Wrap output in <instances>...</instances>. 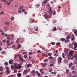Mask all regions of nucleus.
<instances>
[{
    "instance_id": "a211bd4d",
    "label": "nucleus",
    "mask_w": 77,
    "mask_h": 77,
    "mask_svg": "<svg viewBox=\"0 0 77 77\" xmlns=\"http://www.w3.org/2000/svg\"><path fill=\"white\" fill-rule=\"evenodd\" d=\"M29 34H32L33 32H32V31L31 30H29Z\"/></svg>"
},
{
    "instance_id": "8fccbe9b",
    "label": "nucleus",
    "mask_w": 77,
    "mask_h": 77,
    "mask_svg": "<svg viewBox=\"0 0 77 77\" xmlns=\"http://www.w3.org/2000/svg\"><path fill=\"white\" fill-rule=\"evenodd\" d=\"M52 71V69H51L49 70V72H51Z\"/></svg>"
},
{
    "instance_id": "393cba45",
    "label": "nucleus",
    "mask_w": 77,
    "mask_h": 77,
    "mask_svg": "<svg viewBox=\"0 0 77 77\" xmlns=\"http://www.w3.org/2000/svg\"><path fill=\"white\" fill-rule=\"evenodd\" d=\"M7 5H8V6H9L10 5H11V2H8L6 3Z\"/></svg>"
},
{
    "instance_id": "72a5a7b5",
    "label": "nucleus",
    "mask_w": 77,
    "mask_h": 77,
    "mask_svg": "<svg viewBox=\"0 0 77 77\" xmlns=\"http://www.w3.org/2000/svg\"><path fill=\"white\" fill-rule=\"evenodd\" d=\"M3 14H4V12L3 11L0 12V15H3Z\"/></svg>"
},
{
    "instance_id": "4d7b16f0",
    "label": "nucleus",
    "mask_w": 77,
    "mask_h": 77,
    "mask_svg": "<svg viewBox=\"0 0 77 77\" xmlns=\"http://www.w3.org/2000/svg\"><path fill=\"white\" fill-rule=\"evenodd\" d=\"M14 66L13 65H11V68H12V69H14Z\"/></svg>"
},
{
    "instance_id": "cd10ccee",
    "label": "nucleus",
    "mask_w": 77,
    "mask_h": 77,
    "mask_svg": "<svg viewBox=\"0 0 77 77\" xmlns=\"http://www.w3.org/2000/svg\"><path fill=\"white\" fill-rule=\"evenodd\" d=\"M48 55V56H51V55H52V54H51V53H48L47 54Z\"/></svg>"
},
{
    "instance_id": "bf43d9fd",
    "label": "nucleus",
    "mask_w": 77,
    "mask_h": 77,
    "mask_svg": "<svg viewBox=\"0 0 77 77\" xmlns=\"http://www.w3.org/2000/svg\"><path fill=\"white\" fill-rule=\"evenodd\" d=\"M14 73H17V71L15 70H14Z\"/></svg>"
},
{
    "instance_id": "1a4fd4ad",
    "label": "nucleus",
    "mask_w": 77,
    "mask_h": 77,
    "mask_svg": "<svg viewBox=\"0 0 77 77\" xmlns=\"http://www.w3.org/2000/svg\"><path fill=\"white\" fill-rule=\"evenodd\" d=\"M49 13L50 14L51 13H53V10H52V9H51V8H50L49 10Z\"/></svg>"
},
{
    "instance_id": "49530a36",
    "label": "nucleus",
    "mask_w": 77,
    "mask_h": 77,
    "mask_svg": "<svg viewBox=\"0 0 77 77\" xmlns=\"http://www.w3.org/2000/svg\"><path fill=\"white\" fill-rule=\"evenodd\" d=\"M17 43H18L19 42V39L17 38V40L16 41Z\"/></svg>"
},
{
    "instance_id": "338daca9",
    "label": "nucleus",
    "mask_w": 77,
    "mask_h": 77,
    "mask_svg": "<svg viewBox=\"0 0 77 77\" xmlns=\"http://www.w3.org/2000/svg\"><path fill=\"white\" fill-rule=\"evenodd\" d=\"M75 64H77V60H76L74 62Z\"/></svg>"
},
{
    "instance_id": "20e7f679",
    "label": "nucleus",
    "mask_w": 77,
    "mask_h": 77,
    "mask_svg": "<svg viewBox=\"0 0 77 77\" xmlns=\"http://www.w3.org/2000/svg\"><path fill=\"white\" fill-rule=\"evenodd\" d=\"M28 73V70L26 69L24 70L23 72V74L24 75H27Z\"/></svg>"
},
{
    "instance_id": "6e6d98bb",
    "label": "nucleus",
    "mask_w": 77,
    "mask_h": 77,
    "mask_svg": "<svg viewBox=\"0 0 77 77\" xmlns=\"http://www.w3.org/2000/svg\"><path fill=\"white\" fill-rule=\"evenodd\" d=\"M6 39H5L4 40H3L2 41V42H6Z\"/></svg>"
},
{
    "instance_id": "f257e3e1",
    "label": "nucleus",
    "mask_w": 77,
    "mask_h": 77,
    "mask_svg": "<svg viewBox=\"0 0 77 77\" xmlns=\"http://www.w3.org/2000/svg\"><path fill=\"white\" fill-rule=\"evenodd\" d=\"M64 53L65 54H64V53H63L62 56L63 58H65V56L67 54H68V48H66L64 49Z\"/></svg>"
},
{
    "instance_id": "f8f14e48",
    "label": "nucleus",
    "mask_w": 77,
    "mask_h": 77,
    "mask_svg": "<svg viewBox=\"0 0 77 77\" xmlns=\"http://www.w3.org/2000/svg\"><path fill=\"white\" fill-rule=\"evenodd\" d=\"M56 27H54L53 29H52V31L53 32H54V31H56Z\"/></svg>"
},
{
    "instance_id": "4be33fe9",
    "label": "nucleus",
    "mask_w": 77,
    "mask_h": 77,
    "mask_svg": "<svg viewBox=\"0 0 77 77\" xmlns=\"http://www.w3.org/2000/svg\"><path fill=\"white\" fill-rule=\"evenodd\" d=\"M64 62L65 63H68V60H64Z\"/></svg>"
},
{
    "instance_id": "e433bc0d",
    "label": "nucleus",
    "mask_w": 77,
    "mask_h": 77,
    "mask_svg": "<svg viewBox=\"0 0 77 77\" xmlns=\"http://www.w3.org/2000/svg\"><path fill=\"white\" fill-rule=\"evenodd\" d=\"M54 56H58V54H57L55 53L54 54Z\"/></svg>"
},
{
    "instance_id": "a878e982",
    "label": "nucleus",
    "mask_w": 77,
    "mask_h": 77,
    "mask_svg": "<svg viewBox=\"0 0 77 77\" xmlns=\"http://www.w3.org/2000/svg\"><path fill=\"white\" fill-rule=\"evenodd\" d=\"M35 6L36 7V8H39V7L40 6V5H39V4H38V5H36Z\"/></svg>"
},
{
    "instance_id": "c85d7f7f",
    "label": "nucleus",
    "mask_w": 77,
    "mask_h": 77,
    "mask_svg": "<svg viewBox=\"0 0 77 77\" xmlns=\"http://www.w3.org/2000/svg\"><path fill=\"white\" fill-rule=\"evenodd\" d=\"M53 66V64L52 63H51L50 64V67H51V66Z\"/></svg>"
},
{
    "instance_id": "79ce46f5",
    "label": "nucleus",
    "mask_w": 77,
    "mask_h": 77,
    "mask_svg": "<svg viewBox=\"0 0 77 77\" xmlns=\"http://www.w3.org/2000/svg\"><path fill=\"white\" fill-rule=\"evenodd\" d=\"M11 20H14V17H11Z\"/></svg>"
},
{
    "instance_id": "9d476101",
    "label": "nucleus",
    "mask_w": 77,
    "mask_h": 77,
    "mask_svg": "<svg viewBox=\"0 0 77 77\" xmlns=\"http://www.w3.org/2000/svg\"><path fill=\"white\" fill-rule=\"evenodd\" d=\"M3 32V31H2V30H0V33H1V35H5V33L4 32Z\"/></svg>"
},
{
    "instance_id": "7ed1b4c3",
    "label": "nucleus",
    "mask_w": 77,
    "mask_h": 77,
    "mask_svg": "<svg viewBox=\"0 0 77 77\" xmlns=\"http://www.w3.org/2000/svg\"><path fill=\"white\" fill-rule=\"evenodd\" d=\"M62 59L61 57H59L58 58V65H60V63H62Z\"/></svg>"
},
{
    "instance_id": "bb28decb",
    "label": "nucleus",
    "mask_w": 77,
    "mask_h": 77,
    "mask_svg": "<svg viewBox=\"0 0 77 77\" xmlns=\"http://www.w3.org/2000/svg\"><path fill=\"white\" fill-rule=\"evenodd\" d=\"M76 44H77V43H76V42H73V43H72L73 45H75Z\"/></svg>"
},
{
    "instance_id": "e2e57ef3",
    "label": "nucleus",
    "mask_w": 77,
    "mask_h": 77,
    "mask_svg": "<svg viewBox=\"0 0 77 77\" xmlns=\"http://www.w3.org/2000/svg\"><path fill=\"white\" fill-rule=\"evenodd\" d=\"M70 39V35H69L68 37V39Z\"/></svg>"
},
{
    "instance_id": "ddd939ff",
    "label": "nucleus",
    "mask_w": 77,
    "mask_h": 77,
    "mask_svg": "<svg viewBox=\"0 0 77 77\" xmlns=\"http://www.w3.org/2000/svg\"><path fill=\"white\" fill-rule=\"evenodd\" d=\"M77 48V43L75 45H74V50H75V48Z\"/></svg>"
},
{
    "instance_id": "0eeeda50",
    "label": "nucleus",
    "mask_w": 77,
    "mask_h": 77,
    "mask_svg": "<svg viewBox=\"0 0 77 77\" xmlns=\"http://www.w3.org/2000/svg\"><path fill=\"white\" fill-rule=\"evenodd\" d=\"M10 36H11V35H10V34L8 35L7 36V37L6 38V39L8 40H10L11 39V38L10 37Z\"/></svg>"
},
{
    "instance_id": "774afa93",
    "label": "nucleus",
    "mask_w": 77,
    "mask_h": 77,
    "mask_svg": "<svg viewBox=\"0 0 77 77\" xmlns=\"http://www.w3.org/2000/svg\"><path fill=\"white\" fill-rule=\"evenodd\" d=\"M8 44L9 43V40H7L6 42Z\"/></svg>"
},
{
    "instance_id": "c756f323",
    "label": "nucleus",
    "mask_w": 77,
    "mask_h": 77,
    "mask_svg": "<svg viewBox=\"0 0 77 77\" xmlns=\"http://www.w3.org/2000/svg\"><path fill=\"white\" fill-rule=\"evenodd\" d=\"M46 66V63H45L43 64V65L42 66V67H44V66Z\"/></svg>"
},
{
    "instance_id": "a18cd8bd",
    "label": "nucleus",
    "mask_w": 77,
    "mask_h": 77,
    "mask_svg": "<svg viewBox=\"0 0 77 77\" xmlns=\"http://www.w3.org/2000/svg\"><path fill=\"white\" fill-rule=\"evenodd\" d=\"M71 59V56H69L68 57V60H70Z\"/></svg>"
},
{
    "instance_id": "4468645a",
    "label": "nucleus",
    "mask_w": 77,
    "mask_h": 77,
    "mask_svg": "<svg viewBox=\"0 0 77 77\" xmlns=\"http://www.w3.org/2000/svg\"><path fill=\"white\" fill-rule=\"evenodd\" d=\"M31 73L32 74H34L35 73V71L34 70H33L31 72Z\"/></svg>"
},
{
    "instance_id": "864d4df0",
    "label": "nucleus",
    "mask_w": 77,
    "mask_h": 77,
    "mask_svg": "<svg viewBox=\"0 0 77 77\" xmlns=\"http://www.w3.org/2000/svg\"><path fill=\"white\" fill-rule=\"evenodd\" d=\"M8 27L6 26L5 27L4 29L5 30H8Z\"/></svg>"
},
{
    "instance_id": "2f4dec72",
    "label": "nucleus",
    "mask_w": 77,
    "mask_h": 77,
    "mask_svg": "<svg viewBox=\"0 0 77 77\" xmlns=\"http://www.w3.org/2000/svg\"><path fill=\"white\" fill-rule=\"evenodd\" d=\"M72 66V63H70L69 64V68H70L71 66Z\"/></svg>"
},
{
    "instance_id": "37998d69",
    "label": "nucleus",
    "mask_w": 77,
    "mask_h": 77,
    "mask_svg": "<svg viewBox=\"0 0 77 77\" xmlns=\"http://www.w3.org/2000/svg\"><path fill=\"white\" fill-rule=\"evenodd\" d=\"M12 44V43H8V44L7 45H8V46H10Z\"/></svg>"
},
{
    "instance_id": "423d86ee",
    "label": "nucleus",
    "mask_w": 77,
    "mask_h": 77,
    "mask_svg": "<svg viewBox=\"0 0 77 77\" xmlns=\"http://www.w3.org/2000/svg\"><path fill=\"white\" fill-rule=\"evenodd\" d=\"M43 16L44 17V18H45V19H47V18H49L50 17V16L48 15H43Z\"/></svg>"
},
{
    "instance_id": "ea45409f",
    "label": "nucleus",
    "mask_w": 77,
    "mask_h": 77,
    "mask_svg": "<svg viewBox=\"0 0 77 77\" xmlns=\"http://www.w3.org/2000/svg\"><path fill=\"white\" fill-rule=\"evenodd\" d=\"M10 72H11L10 71H9V70H8L6 71V72H7V73H9Z\"/></svg>"
},
{
    "instance_id": "58836bf2",
    "label": "nucleus",
    "mask_w": 77,
    "mask_h": 77,
    "mask_svg": "<svg viewBox=\"0 0 77 77\" xmlns=\"http://www.w3.org/2000/svg\"><path fill=\"white\" fill-rule=\"evenodd\" d=\"M42 48V50H44L45 51H47V50H46L45 48H44V47Z\"/></svg>"
},
{
    "instance_id": "7c9ffc66",
    "label": "nucleus",
    "mask_w": 77,
    "mask_h": 77,
    "mask_svg": "<svg viewBox=\"0 0 77 77\" xmlns=\"http://www.w3.org/2000/svg\"><path fill=\"white\" fill-rule=\"evenodd\" d=\"M72 36L73 37L71 39V40L72 41H74V35H72Z\"/></svg>"
},
{
    "instance_id": "c9c22d12",
    "label": "nucleus",
    "mask_w": 77,
    "mask_h": 77,
    "mask_svg": "<svg viewBox=\"0 0 77 77\" xmlns=\"http://www.w3.org/2000/svg\"><path fill=\"white\" fill-rule=\"evenodd\" d=\"M74 33L76 35V36H77V31H75L74 32Z\"/></svg>"
},
{
    "instance_id": "0e129e2a",
    "label": "nucleus",
    "mask_w": 77,
    "mask_h": 77,
    "mask_svg": "<svg viewBox=\"0 0 77 77\" xmlns=\"http://www.w3.org/2000/svg\"><path fill=\"white\" fill-rule=\"evenodd\" d=\"M42 56H46V54H42Z\"/></svg>"
},
{
    "instance_id": "f03ea898",
    "label": "nucleus",
    "mask_w": 77,
    "mask_h": 77,
    "mask_svg": "<svg viewBox=\"0 0 77 77\" xmlns=\"http://www.w3.org/2000/svg\"><path fill=\"white\" fill-rule=\"evenodd\" d=\"M14 69H21L22 68V66H21V65H18V67L17 66V64L16 63H14Z\"/></svg>"
},
{
    "instance_id": "dca6fc26",
    "label": "nucleus",
    "mask_w": 77,
    "mask_h": 77,
    "mask_svg": "<svg viewBox=\"0 0 77 77\" xmlns=\"http://www.w3.org/2000/svg\"><path fill=\"white\" fill-rule=\"evenodd\" d=\"M74 57L75 59L77 60V55L76 54H75L74 55Z\"/></svg>"
},
{
    "instance_id": "2eb2a0df",
    "label": "nucleus",
    "mask_w": 77,
    "mask_h": 77,
    "mask_svg": "<svg viewBox=\"0 0 77 77\" xmlns=\"http://www.w3.org/2000/svg\"><path fill=\"white\" fill-rule=\"evenodd\" d=\"M33 54V53L32 52H30L28 54L29 56H31Z\"/></svg>"
},
{
    "instance_id": "4c0bfd02",
    "label": "nucleus",
    "mask_w": 77,
    "mask_h": 77,
    "mask_svg": "<svg viewBox=\"0 0 77 77\" xmlns=\"http://www.w3.org/2000/svg\"><path fill=\"white\" fill-rule=\"evenodd\" d=\"M4 65H8V64L7 62H5L4 63Z\"/></svg>"
},
{
    "instance_id": "39448f33",
    "label": "nucleus",
    "mask_w": 77,
    "mask_h": 77,
    "mask_svg": "<svg viewBox=\"0 0 77 77\" xmlns=\"http://www.w3.org/2000/svg\"><path fill=\"white\" fill-rule=\"evenodd\" d=\"M74 52L73 51H70L69 53V56H72V55L74 54Z\"/></svg>"
},
{
    "instance_id": "f704fd0d",
    "label": "nucleus",
    "mask_w": 77,
    "mask_h": 77,
    "mask_svg": "<svg viewBox=\"0 0 77 77\" xmlns=\"http://www.w3.org/2000/svg\"><path fill=\"white\" fill-rule=\"evenodd\" d=\"M21 47V45H18V46H17V48H20Z\"/></svg>"
},
{
    "instance_id": "5701e85b",
    "label": "nucleus",
    "mask_w": 77,
    "mask_h": 77,
    "mask_svg": "<svg viewBox=\"0 0 77 77\" xmlns=\"http://www.w3.org/2000/svg\"><path fill=\"white\" fill-rule=\"evenodd\" d=\"M0 71H3V68L1 67L0 68Z\"/></svg>"
},
{
    "instance_id": "c03bdc74",
    "label": "nucleus",
    "mask_w": 77,
    "mask_h": 77,
    "mask_svg": "<svg viewBox=\"0 0 77 77\" xmlns=\"http://www.w3.org/2000/svg\"><path fill=\"white\" fill-rule=\"evenodd\" d=\"M65 39L63 38H61V41H64Z\"/></svg>"
},
{
    "instance_id": "13d9d810",
    "label": "nucleus",
    "mask_w": 77,
    "mask_h": 77,
    "mask_svg": "<svg viewBox=\"0 0 77 77\" xmlns=\"http://www.w3.org/2000/svg\"><path fill=\"white\" fill-rule=\"evenodd\" d=\"M43 71V69H40V72H42Z\"/></svg>"
},
{
    "instance_id": "603ef678",
    "label": "nucleus",
    "mask_w": 77,
    "mask_h": 77,
    "mask_svg": "<svg viewBox=\"0 0 77 77\" xmlns=\"http://www.w3.org/2000/svg\"><path fill=\"white\" fill-rule=\"evenodd\" d=\"M53 57L51 56L49 57V59H53Z\"/></svg>"
},
{
    "instance_id": "f3484780",
    "label": "nucleus",
    "mask_w": 77,
    "mask_h": 77,
    "mask_svg": "<svg viewBox=\"0 0 77 77\" xmlns=\"http://www.w3.org/2000/svg\"><path fill=\"white\" fill-rule=\"evenodd\" d=\"M69 48H72V47H73V46H72V45L71 44H70L69 45Z\"/></svg>"
},
{
    "instance_id": "5fc2aeb1",
    "label": "nucleus",
    "mask_w": 77,
    "mask_h": 77,
    "mask_svg": "<svg viewBox=\"0 0 77 77\" xmlns=\"http://www.w3.org/2000/svg\"><path fill=\"white\" fill-rule=\"evenodd\" d=\"M43 2L44 4H45L47 3V1H44Z\"/></svg>"
},
{
    "instance_id": "9b49d317",
    "label": "nucleus",
    "mask_w": 77,
    "mask_h": 77,
    "mask_svg": "<svg viewBox=\"0 0 77 77\" xmlns=\"http://www.w3.org/2000/svg\"><path fill=\"white\" fill-rule=\"evenodd\" d=\"M19 60H20L22 62H24L25 60L22 58V57H19Z\"/></svg>"
},
{
    "instance_id": "052dcab7",
    "label": "nucleus",
    "mask_w": 77,
    "mask_h": 77,
    "mask_svg": "<svg viewBox=\"0 0 77 77\" xmlns=\"http://www.w3.org/2000/svg\"><path fill=\"white\" fill-rule=\"evenodd\" d=\"M35 30V31H38V28H37Z\"/></svg>"
},
{
    "instance_id": "a19ab883",
    "label": "nucleus",
    "mask_w": 77,
    "mask_h": 77,
    "mask_svg": "<svg viewBox=\"0 0 77 77\" xmlns=\"http://www.w3.org/2000/svg\"><path fill=\"white\" fill-rule=\"evenodd\" d=\"M72 74H77V73L76 72L73 71L72 72Z\"/></svg>"
},
{
    "instance_id": "6ab92c4d",
    "label": "nucleus",
    "mask_w": 77,
    "mask_h": 77,
    "mask_svg": "<svg viewBox=\"0 0 77 77\" xmlns=\"http://www.w3.org/2000/svg\"><path fill=\"white\" fill-rule=\"evenodd\" d=\"M27 66L28 68H29V67H30V68H31V64H28V65H27Z\"/></svg>"
},
{
    "instance_id": "6e6552de",
    "label": "nucleus",
    "mask_w": 77,
    "mask_h": 77,
    "mask_svg": "<svg viewBox=\"0 0 77 77\" xmlns=\"http://www.w3.org/2000/svg\"><path fill=\"white\" fill-rule=\"evenodd\" d=\"M13 61L14 60H10L9 61V64H12V63H13Z\"/></svg>"
},
{
    "instance_id": "b1692460",
    "label": "nucleus",
    "mask_w": 77,
    "mask_h": 77,
    "mask_svg": "<svg viewBox=\"0 0 77 77\" xmlns=\"http://www.w3.org/2000/svg\"><path fill=\"white\" fill-rule=\"evenodd\" d=\"M53 15H54L56 14V11H55V10H54L53 12Z\"/></svg>"
},
{
    "instance_id": "473e14b6",
    "label": "nucleus",
    "mask_w": 77,
    "mask_h": 77,
    "mask_svg": "<svg viewBox=\"0 0 77 77\" xmlns=\"http://www.w3.org/2000/svg\"><path fill=\"white\" fill-rule=\"evenodd\" d=\"M44 62H48V59H46L45 60H43Z\"/></svg>"
},
{
    "instance_id": "412c9836",
    "label": "nucleus",
    "mask_w": 77,
    "mask_h": 77,
    "mask_svg": "<svg viewBox=\"0 0 77 77\" xmlns=\"http://www.w3.org/2000/svg\"><path fill=\"white\" fill-rule=\"evenodd\" d=\"M17 76L18 77H20L21 76V74L20 73H19L17 74Z\"/></svg>"
},
{
    "instance_id": "3c124183",
    "label": "nucleus",
    "mask_w": 77,
    "mask_h": 77,
    "mask_svg": "<svg viewBox=\"0 0 77 77\" xmlns=\"http://www.w3.org/2000/svg\"><path fill=\"white\" fill-rule=\"evenodd\" d=\"M41 75V74H40V73H38V74H37V76L38 77H39Z\"/></svg>"
},
{
    "instance_id": "680f3d73",
    "label": "nucleus",
    "mask_w": 77,
    "mask_h": 77,
    "mask_svg": "<svg viewBox=\"0 0 77 77\" xmlns=\"http://www.w3.org/2000/svg\"><path fill=\"white\" fill-rule=\"evenodd\" d=\"M24 57H25V59H27V56H26V55H24Z\"/></svg>"
},
{
    "instance_id": "69168bd1",
    "label": "nucleus",
    "mask_w": 77,
    "mask_h": 77,
    "mask_svg": "<svg viewBox=\"0 0 77 77\" xmlns=\"http://www.w3.org/2000/svg\"><path fill=\"white\" fill-rule=\"evenodd\" d=\"M73 77H77V75L76 74L74 75V76H73Z\"/></svg>"
},
{
    "instance_id": "de8ad7c7",
    "label": "nucleus",
    "mask_w": 77,
    "mask_h": 77,
    "mask_svg": "<svg viewBox=\"0 0 77 77\" xmlns=\"http://www.w3.org/2000/svg\"><path fill=\"white\" fill-rule=\"evenodd\" d=\"M75 68V66H73L72 67L71 69H72V70H73V69H74Z\"/></svg>"
},
{
    "instance_id": "09e8293b",
    "label": "nucleus",
    "mask_w": 77,
    "mask_h": 77,
    "mask_svg": "<svg viewBox=\"0 0 77 77\" xmlns=\"http://www.w3.org/2000/svg\"><path fill=\"white\" fill-rule=\"evenodd\" d=\"M2 54H5V52L4 51H3L1 52Z\"/></svg>"
},
{
    "instance_id": "aec40b11",
    "label": "nucleus",
    "mask_w": 77,
    "mask_h": 77,
    "mask_svg": "<svg viewBox=\"0 0 77 77\" xmlns=\"http://www.w3.org/2000/svg\"><path fill=\"white\" fill-rule=\"evenodd\" d=\"M11 39L13 40L14 39V34H12V35L11 36Z\"/></svg>"
}]
</instances>
